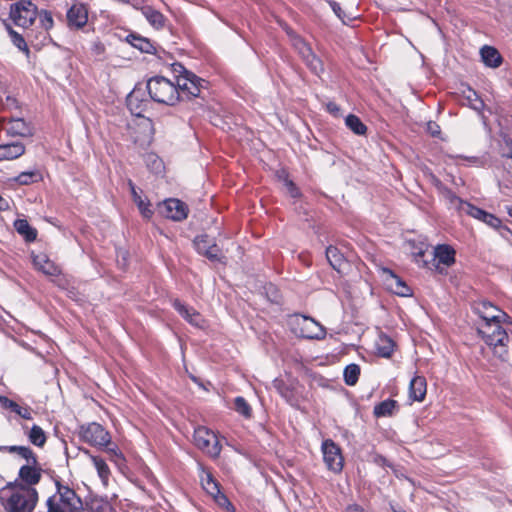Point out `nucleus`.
I'll list each match as a JSON object with an SVG mask.
<instances>
[{
	"label": "nucleus",
	"instance_id": "obj_12",
	"mask_svg": "<svg viewBox=\"0 0 512 512\" xmlns=\"http://www.w3.org/2000/svg\"><path fill=\"white\" fill-rule=\"evenodd\" d=\"M475 313L480 317L481 322H507L512 324V318L503 310L489 301H479L474 306Z\"/></svg>",
	"mask_w": 512,
	"mask_h": 512
},
{
	"label": "nucleus",
	"instance_id": "obj_23",
	"mask_svg": "<svg viewBox=\"0 0 512 512\" xmlns=\"http://www.w3.org/2000/svg\"><path fill=\"white\" fill-rule=\"evenodd\" d=\"M85 454L88 455L90 461L92 462L94 468L96 469L102 485L104 487H108L111 477V470L106 461L100 456L92 455L88 450H85Z\"/></svg>",
	"mask_w": 512,
	"mask_h": 512
},
{
	"label": "nucleus",
	"instance_id": "obj_57",
	"mask_svg": "<svg viewBox=\"0 0 512 512\" xmlns=\"http://www.w3.org/2000/svg\"><path fill=\"white\" fill-rule=\"evenodd\" d=\"M20 446H17V445H13V446H1L0 447V452H8V453H17L18 452V448Z\"/></svg>",
	"mask_w": 512,
	"mask_h": 512
},
{
	"label": "nucleus",
	"instance_id": "obj_33",
	"mask_svg": "<svg viewBox=\"0 0 512 512\" xmlns=\"http://www.w3.org/2000/svg\"><path fill=\"white\" fill-rule=\"evenodd\" d=\"M326 258L333 269L340 272L346 262L344 255L335 246H328L326 248Z\"/></svg>",
	"mask_w": 512,
	"mask_h": 512
},
{
	"label": "nucleus",
	"instance_id": "obj_36",
	"mask_svg": "<svg viewBox=\"0 0 512 512\" xmlns=\"http://www.w3.org/2000/svg\"><path fill=\"white\" fill-rule=\"evenodd\" d=\"M3 24L5 25V28L8 32V35L11 39V42L14 46H16L20 51L25 52L26 54H29L30 50L29 47L25 41V38L18 33L16 30H14L9 23H7L6 20H3Z\"/></svg>",
	"mask_w": 512,
	"mask_h": 512
},
{
	"label": "nucleus",
	"instance_id": "obj_22",
	"mask_svg": "<svg viewBox=\"0 0 512 512\" xmlns=\"http://www.w3.org/2000/svg\"><path fill=\"white\" fill-rule=\"evenodd\" d=\"M427 393V381L424 376H414L409 384V398L413 401L422 402Z\"/></svg>",
	"mask_w": 512,
	"mask_h": 512
},
{
	"label": "nucleus",
	"instance_id": "obj_44",
	"mask_svg": "<svg viewBox=\"0 0 512 512\" xmlns=\"http://www.w3.org/2000/svg\"><path fill=\"white\" fill-rule=\"evenodd\" d=\"M444 196L449 201L451 205L456 206V208L459 211H464L467 209V204H470L467 201L462 200L460 197H458L452 190L445 189L444 190Z\"/></svg>",
	"mask_w": 512,
	"mask_h": 512
},
{
	"label": "nucleus",
	"instance_id": "obj_24",
	"mask_svg": "<svg viewBox=\"0 0 512 512\" xmlns=\"http://www.w3.org/2000/svg\"><path fill=\"white\" fill-rule=\"evenodd\" d=\"M84 510L87 512H118L106 497L100 496H92L87 499Z\"/></svg>",
	"mask_w": 512,
	"mask_h": 512
},
{
	"label": "nucleus",
	"instance_id": "obj_58",
	"mask_svg": "<svg viewBox=\"0 0 512 512\" xmlns=\"http://www.w3.org/2000/svg\"><path fill=\"white\" fill-rule=\"evenodd\" d=\"M374 462H375L376 464H379V465L385 466V465H386V462H387V459H386L384 456L380 455V454H375V456H374Z\"/></svg>",
	"mask_w": 512,
	"mask_h": 512
},
{
	"label": "nucleus",
	"instance_id": "obj_8",
	"mask_svg": "<svg viewBox=\"0 0 512 512\" xmlns=\"http://www.w3.org/2000/svg\"><path fill=\"white\" fill-rule=\"evenodd\" d=\"M456 262V251L448 244H438L434 247L433 256L430 261H423L422 268L436 271L440 274L444 273L441 265L450 267Z\"/></svg>",
	"mask_w": 512,
	"mask_h": 512
},
{
	"label": "nucleus",
	"instance_id": "obj_54",
	"mask_svg": "<svg viewBox=\"0 0 512 512\" xmlns=\"http://www.w3.org/2000/svg\"><path fill=\"white\" fill-rule=\"evenodd\" d=\"M329 4H330L332 10L334 11V13L345 23L346 15H345L344 11L342 10L340 4L336 1H330Z\"/></svg>",
	"mask_w": 512,
	"mask_h": 512
},
{
	"label": "nucleus",
	"instance_id": "obj_48",
	"mask_svg": "<svg viewBox=\"0 0 512 512\" xmlns=\"http://www.w3.org/2000/svg\"><path fill=\"white\" fill-rule=\"evenodd\" d=\"M16 454L25 459L26 463H36V460L38 459L36 453L28 446H20Z\"/></svg>",
	"mask_w": 512,
	"mask_h": 512
},
{
	"label": "nucleus",
	"instance_id": "obj_3",
	"mask_svg": "<svg viewBox=\"0 0 512 512\" xmlns=\"http://www.w3.org/2000/svg\"><path fill=\"white\" fill-rule=\"evenodd\" d=\"M146 88L150 98L156 103L174 106L181 101V92L177 84L163 76L150 78Z\"/></svg>",
	"mask_w": 512,
	"mask_h": 512
},
{
	"label": "nucleus",
	"instance_id": "obj_21",
	"mask_svg": "<svg viewBox=\"0 0 512 512\" xmlns=\"http://www.w3.org/2000/svg\"><path fill=\"white\" fill-rule=\"evenodd\" d=\"M127 107L130 112L137 116L142 117L143 113L148 107V100L142 98V92L140 89H134L126 99Z\"/></svg>",
	"mask_w": 512,
	"mask_h": 512
},
{
	"label": "nucleus",
	"instance_id": "obj_37",
	"mask_svg": "<svg viewBox=\"0 0 512 512\" xmlns=\"http://www.w3.org/2000/svg\"><path fill=\"white\" fill-rule=\"evenodd\" d=\"M361 373L360 366L355 363L347 365L343 372L344 382L348 386H355Z\"/></svg>",
	"mask_w": 512,
	"mask_h": 512
},
{
	"label": "nucleus",
	"instance_id": "obj_49",
	"mask_svg": "<svg viewBox=\"0 0 512 512\" xmlns=\"http://www.w3.org/2000/svg\"><path fill=\"white\" fill-rule=\"evenodd\" d=\"M107 453L110 455V460L114 462H118L119 460H124L123 453L120 451L117 445H114L113 447H106Z\"/></svg>",
	"mask_w": 512,
	"mask_h": 512
},
{
	"label": "nucleus",
	"instance_id": "obj_34",
	"mask_svg": "<svg viewBox=\"0 0 512 512\" xmlns=\"http://www.w3.org/2000/svg\"><path fill=\"white\" fill-rule=\"evenodd\" d=\"M302 55L306 65L314 74L320 75L324 71L322 61L312 52L310 47H305Z\"/></svg>",
	"mask_w": 512,
	"mask_h": 512
},
{
	"label": "nucleus",
	"instance_id": "obj_39",
	"mask_svg": "<svg viewBox=\"0 0 512 512\" xmlns=\"http://www.w3.org/2000/svg\"><path fill=\"white\" fill-rule=\"evenodd\" d=\"M28 439L30 443L40 448L44 447L47 441L44 430L38 425L32 426L28 433Z\"/></svg>",
	"mask_w": 512,
	"mask_h": 512
},
{
	"label": "nucleus",
	"instance_id": "obj_20",
	"mask_svg": "<svg viewBox=\"0 0 512 512\" xmlns=\"http://www.w3.org/2000/svg\"><path fill=\"white\" fill-rule=\"evenodd\" d=\"M465 213L477 220L484 222L485 224L494 229H498L501 227L502 221L498 217L473 204H467V209H465Z\"/></svg>",
	"mask_w": 512,
	"mask_h": 512
},
{
	"label": "nucleus",
	"instance_id": "obj_11",
	"mask_svg": "<svg viewBox=\"0 0 512 512\" xmlns=\"http://www.w3.org/2000/svg\"><path fill=\"white\" fill-rule=\"evenodd\" d=\"M294 332L306 339H324L326 329L318 321L309 316L296 315Z\"/></svg>",
	"mask_w": 512,
	"mask_h": 512
},
{
	"label": "nucleus",
	"instance_id": "obj_52",
	"mask_svg": "<svg viewBox=\"0 0 512 512\" xmlns=\"http://www.w3.org/2000/svg\"><path fill=\"white\" fill-rule=\"evenodd\" d=\"M427 131L432 137H440L441 128L440 126L433 121L427 123Z\"/></svg>",
	"mask_w": 512,
	"mask_h": 512
},
{
	"label": "nucleus",
	"instance_id": "obj_2",
	"mask_svg": "<svg viewBox=\"0 0 512 512\" xmlns=\"http://www.w3.org/2000/svg\"><path fill=\"white\" fill-rule=\"evenodd\" d=\"M56 493L46 501L47 512H84L82 499L68 484L55 480Z\"/></svg>",
	"mask_w": 512,
	"mask_h": 512
},
{
	"label": "nucleus",
	"instance_id": "obj_43",
	"mask_svg": "<svg viewBox=\"0 0 512 512\" xmlns=\"http://www.w3.org/2000/svg\"><path fill=\"white\" fill-rule=\"evenodd\" d=\"M41 174L38 171H27L20 173L16 180L21 185H29L41 180Z\"/></svg>",
	"mask_w": 512,
	"mask_h": 512
},
{
	"label": "nucleus",
	"instance_id": "obj_45",
	"mask_svg": "<svg viewBox=\"0 0 512 512\" xmlns=\"http://www.w3.org/2000/svg\"><path fill=\"white\" fill-rule=\"evenodd\" d=\"M37 18L39 19V24L41 28L44 29L45 31L48 32L53 28L54 20L52 17V13L50 11L45 9H42L40 11L38 10Z\"/></svg>",
	"mask_w": 512,
	"mask_h": 512
},
{
	"label": "nucleus",
	"instance_id": "obj_25",
	"mask_svg": "<svg viewBox=\"0 0 512 512\" xmlns=\"http://www.w3.org/2000/svg\"><path fill=\"white\" fill-rule=\"evenodd\" d=\"M395 347L396 344L394 340L384 333H381L375 342L376 354L382 358H391Z\"/></svg>",
	"mask_w": 512,
	"mask_h": 512
},
{
	"label": "nucleus",
	"instance_id": "obj_47",
	"mask_svg": "<svg viewBox=\"0 0 512 512\" xmlns=\"http://www.w3.org/2000/svg\"><path fill=\"white\" fill-rule=\"evenodd\" d=\"M284 174L283 181L284 184L290 194L293 198H299L301 196L300 189L297 187V185L289 178L288 173L285 171L282 172Z\"/></svg>",
	"mask_w": 512,
	"mask_h": 512
},
{
	"label": "nucleus",
	"instance_id": "obj_62",
	"mask_svg": "<svg viewBox=\"0 0 512 512\" xmlns=\"http://www.w3.org/2000/svg\"><path fill=\"white\" fill-rule=\"evenodd\" d=\"M507 212H508L509 216H511V217H512V206H510V207L508 208Z\"/></svg>",
	"mask_w": 512,
	"mask_h": 512
},
{
	"label": "nucleus",
	"instance_id": "obj_46",
	"mask_svg": "<svg viewBox=\"0 0 512 512\" xmlns=\"http://www.w3.org/2000/svg\"><path fill=\"white\" fill-rule=\"evenodd\" d=\"M7 407L10 408L11 411L16 413L23 419H26V420L32 419V410L28 406L24 407V406L19 405L15 401L9 400V404Z\"/></svg>",
	"mask_w": 512,
	"mask_h": 512
},
{
	"label": "nucleus",
	"instance_id": "obj_59",
	"mask_svg": "<svg viewBox=\"0 0 512 512\" xmlns=\"http://www.w3.org/2000/svg\"><path fill=\"white\" fill-rule=\"evenodd\" d=\"M8 208V202L0 196V211L6 210Z\"/></svg>",
	"mask_w": 512,
	"mask_h": 512
},
{
	"label": "nucleus",
	"instance_id": "obj_41",
	"mask_svg": "<svg viewBox=\"0 0 512 512\" xmlns=\"http://www.w3.org/2000/svg\"><path fill=\"white\" fill-rule=\"evenodd\" d=\"M15 226L18 233L23 235L27 241H34L36 239V230L26 220L16 221Z\"/></svg>",
	"mask_w": 512,
	"mask_h": 512
},
{
	"label": "nucleus",
	"instance_id": "obj_4",
	"mask_svg": "<svg viewBox=\"0 0 512 512\" xmlns=\"http://www.w3.org/2000/svg\"><path fill=\"white\" fill-rule=\"evenodd\" d=\"M173 71L179 73L176 84L181 92V100L199 97L201 90L206 88L208 82L188 71L182 64H173Z\"/></svg>",
	"mask_w": 512,
	"mask_h": 512
},
{
	"label": "nucleus",
	"instance_id": "obj_28",
	"mask_svg": "<svg viewBox=\"0 0 512 512\" xmlns=\"http://www.w3.org/2000/svg\"><path fill=\"white\" fill-rule=\"evenodd\" d=\"M25 153V146L21 142L0 145V161L13 160Z\"/></svg>",
	"mask_w": 512,
	"mask_h": 512
},
{
	"label": "nucleus",
	"instance_id": "obj_18",
	"mask_svg": "<svg viewBox=\"0 0 512 512\" xmlns=\"http://www.w3.org/2000/svg\"><path fill=\"white\" fill-rule=\"evenodd\" d=\"M66 17L70 29L80 30L88 22V9L82 3H75L68 9Z\"/></svg>",
	"mask_w": 512,
	"mask_h": 512
},
{
	"label": "nucleus",
	"instance_id": "obj_14",
	"mask_svg": "<svg viewBox=\"0 0 512 512\" xmlns=\"http://www.w3.org/2000/svg\"><path fill=\"white\" fill-rule=\"evenodd\" d=\"M42 473L43 469L37 459L36 463L29 462L22 465L13 483H19L24 487H35L41 481Z\"/></svg>",
	"mask_w": 512,
	"mask_h": 512
},
{
	"label": "nucleus",
	"instance_id": "obj_42",
	"mask_svg": "<svg viewBox=\"0 0 512 512\" xmlns=\"http://www.w3.org/2000/svg\"><path fill=\"white\" fill-rule=\"evenodd\" d=\"M19 109L20 105L15 97L11 95L0 96V112H11Z\"/></svg>",
	"mask_w": 512,
	"mask_h": 512
},
{
	"label": "nucleus",
	"instance_id": "obj_38",
	"mask_svg": "<svg viewBox=\"0 0 512 512\" xmlns=\"http://www.w3.org/2000/svg\"><path fill=\"white\" fill-rule=\"evenodd\" d=\"M345 124L356 135H365L367 132V126L354 114H349L345 118Z\"/></svg>",
	"mask_w": 512,
	"mask_h": 512
},
{
	"label": "nucleus",
	"instance_id": "obj_7",
	"mask_svg": "<svg viewBox=\"0 0 512 512\" xmlns=\"http://www.w3.org/2000/svg\"><path fill=\"white\" fill-rule=\"evenodd\" d=\"M38 16V7L31 0H18L11 4L9 17L12 22L23 29L30 28Z\"/></svg>",
	"mask_w": 512,
	"mask_h": 512
},
{
	"label": "nucleus",
	"instance_id": "obj_30",
	"mask_svg": "<svg viewBox=\"0 0 512 512\" xmlns=\"http://www.w3.org/2000/svg\"><path fill=\"white\" fill-rule=\"evenodd\" d=\"M141 12L146 20L155 28L162 29L165 25V16L152 6H144L141 8Z\"/></svg>",
	"mask_w": 512,
	"mask_h": 512
},
{
	"label": "nucleus",
	"instance_id": "obj_50",
	"mask_svg": "<svg viewBox=\"0 0 512 512\" xmlns=\"http://www.w3.org/2000/svg\"><path fill=\"white\" fill-rule=\"evenodd\" d=\"M426 250L422 247L417 248L415 251L411 253L413 261L419 266L422 267L423 261H426L424 259Z\"/></svg>",
	"mask_w": 512,
	"mask_h": 512
},
{
	"label": "nucleus",
	"instance_id": "obj_35",
	"mask_svg": "<svg viewBox=\"0 0 512 512\" xmlns=\"http://www.w3.org/2000/svg\"><path fill=\"white\" fill-rule=\"evenodd\" d=\"M397 408V401L393 399H386L374 406L373 414L375 417H390L394 414Z\"/></svg>",
	"mask_w": 512,
	"mask_h": 512
},
{
	"label": "nucleus",
	"instance_id": "obj_16",
	"mask_svg": "<svg viewBox=\"0 0 512 512\" xmlns=\"http://www.w3.org/2000/svg\"><path fill=\"white\" fill-rule=\"evenodd\" d=\"M0 130L13 137H28L33 134L31 125L20 117H1Z\"/></svg>",
	"mask_w": 512,
	"mask_h": 512
},
{
	"label": "nucleus",
	"instance_id": "obj_32",
	"mask_svg": "<svg viewBox=\"0 0 512 512\" xmlns=\"http://www.w3.org/2000/svg\"><path fill=\"white\" fill-rule=\"evenodd\" d=\"M481 58L487 66L492 68H497L502 63L499 51L492 46H484L481 49Z\"/></svg>",
	"mask_w": 512,
	"mask_h": 512
},
{
	"label": "nucleus",
	"instance_id": "obj_31",
	"mask_svg": "<svg viewBox=\"0 0 512 512\" xmlns=\"http://www.w3.org/2000/svg\"><path fill=\"white\" fill-rule=\"evenodd\" d=\"M127 42L143 53H153L155 47L153 43L145 37L131 33L126 37Z\"/></svg>",
	"mask_w": 512,
	"mask_h": 512
},
{
	"label": "nucleus",
	"instance_id": "obj_40",
	"mask_svg": "<svg viewBox=\"0 0 512 512\" xmlns=\"http://www.w3.org/2000/svg\"><path fill=\"white\" fill-rule=\"evenodd\" d=\"M234 409L238 414L242 415L246 419H250L252 417V408L247 400L242 396H237L234 399Z\"/></svg>",
	"mask_w": 512,
	"mask_h": 512
},
{
	"label": "nucleus",
	"instance_id": "obj_13",
	"mask_svg": "<svg viewBox=\"0 0 512 512\" xmlns=\"http://www.w3.org/2000/svg\"><path fill=\"white\" fill-rule=\"evenodd\" d=\"M194 246L200 255L205 256L210 261L223 263L225 260L221 248L207 234L197 236L194 239Z\"/></svg>",
	"mask_w": 512,
	"mask_h": 512
},
{
	"label": "nucleus",
	"instance_id": "obj_27",
	"mask_svg": "<svg viewBox=\"0 0 512 512\" xmlns=\"http://www.w3.org/2000/svg\"><path fill=\"white\" fill-rule=\"evenodd\" d=\"M128 184H129V187H130L132 199H133L134 203L137 205V207H138V209L140 211V214L145 219H151L153 214H154V212L151 209L150 201L148 199H143L139 195V193L136 190V187H135L134 183L131 180L129 181Z\"/></svg>",
	"mask_w": 512,
	"mask_h": 512
},
{
	"label": "nucleus",
	"instance_id": "obj_60",
	"mask_svg": "<svg viewBox=\"0 0 512 512\" xmlns=\"http://www.w3.org/2000/svg\"><path fill=\"white\" fill-rule=\"evenodd\" d=\"M506 168H507L508 173L511 174V176H512V159L506 163Z\"/></svg>",
	"mask_w": 512,
	"mask_h": 512
},
{
	"label": "nucleus",
	"instance_id": "obj_19",
	"mask_svg": "<svg viewBox=\"0 0 512 512\" xmlns=\"http://www.w3.org/2000/svg\"><path fill=\"white\" fill-rule=\"evenodd\" d=\"M174 309L184 318L189 324L195 327H203L205 320L202 315L193 307H189L182 303L179 299L173 301Z\"/></svg>",
	"mask_w": 512,
	"mask_h": 512
},
{
	"label": "nucleus",
	"instance_id": "obj_64",
	"mask_svg": "<svg viewBox=\"0 0 512 512\" xmlns=\"http://www.w3.org/2000/svg\"><path fill=\"white\" fill-rule=\"evenodd\" d=\"M393 512H407V511H405L404 509H399V510L394 509Z\"/></svg>",
	"mask_w": 512,
	"mask_h": 512
},
{
	"label": "nucleus",
	"instance_id": "obj_26",
	"mask_svg": "<svg viewBox=\"0 0 512 512\" xmlns=\"http://www.w3.org/2000/svg\"><path fill=\"white\" fill-rule=\"evenodd\" d=\"M385 272L390 275L389 287L394 294L402 297H409L413 294L412 289L406 284V282L392 270L385 269Z\"/></svg>",
	"mask_w": 512,
	"mask_h": 512
},
{
	"label": "nucleus",
	"instance_id": "obj_9",
	"mask_svg": "<svg viewBox=\"0 0 512 512\" xmlns=\"http://www.w3.org/2000/svg\"><path fill=\"white\" fill-rule=\"evenodd\" d=\"M321 452L326 468L334 474L343 471L345 458L342 448L332 439H325L321 444Z\"/></svg>",
	"mask_w": 512,
	"mask_h": 512
},
{
	"label": "nucleus",
	"instance_id": "obj_56",
	"mask_svg": "<svg viewBox=\"0 0 512 512\" xmlns=\"http://www.w3.org/2000/svg\"><path fill=\"white\" fill-rule=\"evenodd\" d=\"M344 512H366V511L362 506L354 503V504L348 505L345 508Z\"/></svg>",
	"mask_w": 512,
	"mask_h": 512
},
{
	"label": "nucleus",
	"instance_id": "obj_10",
	"mask_svg": "<svg viewBox=\"0 0 512 512\" xmlns=\"http://www.w3.org/2000/svg\"><path fill=\"white\" fill-rule=\"evenodd\" d=\"M80 437L85 443L98 448H104L111 444L110 433L96 422L81 426Z\"/></svg>",
	"mask_w": 512,
	"mask_h": 512
},
{
	"label": "nucleus",
	"instance_id": "obj_1",
	"mask_svg": "<svg viewBox=\"0 0 512 512\" xmlns=\"http://www.w3.org/2000/svg\"><path fill=\"white\" fill-rule=\"evenodd\" d=\"M39 500L36 487L8 482L0 489V504L5 512H33Z\"/></svg>",
	"mask_w": 512,
	"mask_h": 512
},
{
	"label": "nucleus",
	"instance_id": "obj_6",
	"mask_svg": "<svg viewBox=\"0 0 512 512\" xmlns=\"http://www.w3.org/2000/svg\"><path fill=\"white\" fill-rule=\"evenodd\" d=\"M507 322H480L477 328L478 334L484 342L492 347L494 350L497 348L506 347L509 342V336L506 330L502 327Z\"/></svg>",
	"mask_w": 512,
	"mask_h": 512
},
{
	"label": "nucleus",
	"instance_id": "obj_29",
	"mask_svg": "<svg viewBox=\"0 0 512 512\" xmlns=\"http://www.w3.org/2000/svg\"><path fill=\"white\" fill-rule=\"evenodd\" d=\"M35 266L44 274L49 276H58L61 274V269L53 261H51L45 254L37 255L34 257Z\"/></svg>",
	"mask_w": 512,
	"mask_h": 512
},
{
	"label": "nucleus",
	"instance_id": "obj_15",
	"mask_svg": "<svg viewBox=\"0 0 512 512\" xmlns=\"http://www.w3.org/2000/svg\"><path fill=\"white\" fill-rule=\"evenodd\" d=\"M158 209L161 215L174 221L185 220L189 212L188 206L176 198L164 200L159 204Z\"/></svg>",
	"mask_w": 512,
	"mask_h": 512
},
{
	"label": "nucleus",
	"instance_id": "obj_63",
	"mask_svg": "<svg viewBox=\"0 0 512 512\" xmlns=\"http://www.w3.org/2000/svg\"><path fill=\"white\" fill-rule=\"evenodd\" d=\"M469 92H470V93L475 97V99L477 98V94H476V92H475V91H473V90H469Z\"/></svg>",
	"mask_w": 512,
	"mask_h": 512
},
{
	"label": "nucleus",
	"instance_id": "obj_51",
	"mask_svg": "<svg viewBox=\"0 0 512 512\" xmlns=\"http://www.w3.org/2000/svg\"><path fill=\"white\" fill-rule=\"evenodd\" d=\"M326 110L327 112H329L331 115H333L334 117H339L341 116V108L340 106L334 102V101H329L327 104H326Z\"/></svg>",
	"mask_w": 512,
	"mask_h": 512
},
{
	"label": "nucleus",
	"instance_id": "obj_55",
	"mask_svg": "<svg viewBox=\"0 0 512 512\" xmlns=\"http://www.w3.org/2000/svg\"><path fill=\"white\" fill-rule=\"evenodd\" d=\"M505 152L503 153V157H506L508 160H512V140L509 137L504 138Z\"/></svg>",
	"mask_w": 512,
	"mask_h": 512
},
{
	"label": "nucleus",
	"instance_id": "obj_5",
	"mask_svg": "<svg viewBox=\"0 0 512 512\" xmlns=\"http://www.w3.org/2000/svg\"><path fill=\"white\" fill-rule=\"evenodd\" d=\"M194 445L210 458L216 459L220 456L222 445L218 435L206 426H198L193 433Z\"/></svg>",
	"mask_w": 512,
	"mask_h": 512
},
{
	"label": "nucleus",
	"instance_id": "obj_61",
	"mask_svg": "<svg viewBox=\"0 0 512 512\" xmlns=\"http://www.w3.org/2000/svg\"><path fill=\"white\" fill-rule=\"evenodd\" d=\"M220 505H229V506H232V504L228 501L226 502L225 500H221V499H218V498H214Z\"/></svg>",
	"mask_w": 512,
	"mask_h": 512
},
{
	"label": "nucleus",
	"instance_id": "obj_53",
	"mask_svg": "<svg viewBox=\"0 0 512 512\" xmlns=\"http://www.w3.org/2000/svg\"><path fill=\"white\" fill-rule=\"evenodd\" d=\"M105 45L101 41H95L92 43L91 51L96 56H102L105 53Z\"/></svg>",
	"mask_w": 512,
	"mask_h": 512
},
{
	"label": "nucleus",
	"instance_id": "obj_17",
	"mask_svg": "<svg viewBox=\"0 0 512 512\" xmlns=\"http://www.w3.org/2000/svg\"><path fill=\"white\" fill-rule=\"evenodd\" d=\"M198 469L200 471L199 477L203 489L212 497L228 502V498L221 492L220 484L214 478L211 470L205 467L202 463H198Z\"/></svg>",
	"mask_w": 512,
	"mask_h": 512
}]
</instances>
